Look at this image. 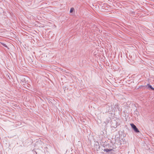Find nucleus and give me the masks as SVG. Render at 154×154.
I'll use <instances>...</instances> for the list:
<instances>
[{"label":"nucleus","instance_id":"20e7f679","mask_svg":"<svg viewBox=\"0 0 154 154\" xmlns=\"http://www.w3.org/2000/svg\"><path fill=\"white\" fill-rule=\"evenodd\" d=\"M147 86H148V88L151 89L152 90H154V88L152 87L151 85H150L149 84H147Z\"/></svg>","mask_w":154,"mask_h":154},{"label":"nucleus","instance_id":"f257e3e1","mask_svg":"<svg viewBox=\"0 0 154 154\" xmlns=\"http://www.w3.org/2000/svg\"><path fill=\"white\" fill-rule=\"evenodd\" d=\"M130 125L132 128L133 129L134 131L136 133H138L139 132V131L138 129L137 128L135 125L133 123L130 124Z\"/></svg>","mask_w":154,"mask_h":154},{"label":"nucleus","instance_id":"7ed1b4c3","mask_svg":"<svg viewBox=\"0 0 154 154\" xmlns=\"http://www.w3.org/2000/svg\"><path fill=\"white\" fill-rule=\"evenodd\" d=\"M112 149H105L103 150V151L104 152H109L112 151Z\"/></svg>","mask_w":154,"mask_h":154},{"label":"nucleus","instance_id":"f03ea898","mask_svg":"<svg viewBox=\"0 0 154 154\" xmlns=\"http://www.w3.org/2000/svg\"><path fill=\"white\" fill-rule=\"evenodd\" d=\"M107 106H108V107H109V109H108V112H110L111 111H113V110H115V109L116 108L115 107H114V109L113 106L111 105V109H110V106L109 105H107Z\"/></svg>","mask_w":154,"mask_h":154},{"label":"nucleus","instance_id":"0eeeda50","mask_svg":"<svg viewBox=\"0 0 154 154\" xmlns=\"http://www.w3.org/2000/svg\"><path fill=\"white\" fill-rule=\"evenodd\" d=\"M118 106H117V108L118 109Z\"/></svg>","mask_w":154,"mask_h":154},{"label":"nucleus","instance_id":"423d86ee","mask_svg":"<svg viewBox=\"0 0 154 154\" xmlns=\"http://www.w3.org/2000/svg\"><path fill=\"white\" fill-rule=\"evenodd\" d=\"M2 45H3L4 46H5V47H7V45H6V44H4V43H3V44H2Z\"/></svg>","mask_w":154,"mask_h":154},{"label":"nucleus","instance_id":"39448f33","mask_svg":"<svg viewBox=\"0 0 154 154\" xmlns=\"http://www.w3.org/2000/svg\"><path fill=\"white\" fill-rule=\"evenodd\" d=\"M74 10V8H71L70 9V13L72 12Z\"/></svg>","mask_w":154,"mask_h":154}]
</instances>
